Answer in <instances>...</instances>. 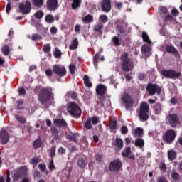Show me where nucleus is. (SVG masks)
<instances>
[{
	"label": "nucleus",
	"mask_w": 182,
	"mask_h": 182,
	"mask_svg": "<svg viewBox=\"0 0 182 182\" xmlns=\"http://www.w3.org/2000/svg\"><path fill=\"white\" fill-rule=\"evenodd\" d=\"M34 92L38 95V101L43 107V109H48L49 108L48 102L55 100L52 87H41V86H36Z\"/></svg>",
	"instance_id": "1"
},
{
	"label": "nucleus",
	"mask_w": 182,
	"mask_h": 182,
	"mask_svg": "<svg viewBox=\"0 0 182 182\" xmlns=\"http://www.w3.org/2000/svg\"><path fill=\"white\" fill-rule=\"evenodd\" d=\"M121 65L123 72H130L134 68V62L129 58L128 53H124L120 56Z\"/></svg>",
	"instance_id": "2"
},
{
	"label": "nucleus",
	"mask_w": 182,
	"mask_h": 182,
	"mask_svg": "<svg viewBox=\"0 0 182 182\" xmlns=\"http://www.w3.org/2000/svg\"><path fill=\"white\" fill-rule=\"evenodd\" d=\"M67 111L71 117L75 119H79L82 114V109L79 105L75 102H71L67 107Z\"/></svg>",
	"instance_id": "3"
},
{
	"label": "nucleus",
	"mask_w": 182,
	"mask_h": 182,
	"mask_svg": "<svg viewBox=\"0 0 182 182\" xmlns=\"http://www.w3.org/2000/svg\"><path fill=\"white\" fill-rule=\"evenodd\" d=\"M149 106L144 102L140 105V110L139 112V117L140 122H145L149 119Z\"/></svg>",
	"instance_id": "4"
},
{
	"label": "nucleus",
	"mask_w": 182,
	"mask_h": 182,
	"mask_svg": "<svg viewBox=\"0 0 182 182\" xmlns=\"http://www.w3.org/2000/svg\"><path fill=\"white\" fill-rule=\"evenodd\" d=\"M180 117L176 114H169L166 117V124L171 126V128H176L180 124Z\"/></svg>",
	"instance_id": "5"
},
{
	"label": "nucleus",
	"mask_w": 182,
	"mask_h": 182,
	"mask_svg": "<svg viewBox=\"0 0 182 182\" xmlns=\"http://www.w3.org/2000/svg\"><path fill=\"white\" fill-rule=\"evenodd\" d=\"M146 91L148 92L149 96H154V95L160 96L161 87L157 84L150 82L146 86Z\"/></svg>",
	"instance_id": "6"
},
{
	"label": "nucleus",
	"mask_w": 182,
	"mask_h": 182,
	"mask_svg": "<svg viewBox=\"0 0 182 182\" xmlns=\"http://www.w3.org/2000/svg\"><path fill=\"white\" fill-rule=\"evenodd\" d=\"M176 137V132L173 129L167 130L166 133L164 134L163 140L167 144H172Z\"/></svg>",
	"instance_id": "7"
},
{
	"label": "nucleus",
	"mask_w": 182,
	"mask_h": 182,
	"mask_svg": "<svg viewBox=\"0 0 182 182\" xmlns=\"http://www.w3.org/2000/svg\"><path fill=\"white\" fill-rule=\"evenodd\" d=\"M122 101L124 105L126 110H128L129 109H130L134 103V99L128 92L124 93L122 97Z\"/></svg>",
	"instance_id": "8"
},
{
	"label": "nucleus",
	"mask_w": 182,
	"mask_h": 182,
	"mask_svg": "<svg viewBox=\"0 0 182 182\" xmlns=\"http://www.w3.org/2000/svg\"><path fill=\"white\" fill-rule=\"evenodd\" d=\"M161 75L167 79H178L181 76V73L176 72L174 70H163Z\"/></svg>",
	"instance_id": "9"
},
{
	"label": "nucleus",
	"mask_w": 182,
	"mask_h": 182,
	"mask_svg": "<svg viewBox=\"0 0 182 182\" xmlns=\"http://www.w3.org/2000/svg\"><path fill=\"white\" fill-rule=\"evenodd\" d=\"M122 166V162L119 159H116L110 161L109 164V170L111 172L119 171Z\"/></svg>",
	"instance_id": "10"
},
{
	"label": "nucleus",
	"mask_w": 182,
	"mask_h": 182,
	"mask_svg": "<svg viewBox=\"0 0 182 182\" xmlns=\"http://www.w3.org/2000/svg\"><path fill=\"white\" fill-rule=\"evenodd\" d=\"M53 72L55 73V76H58L59 77H63L65 76L67 71L64 65H55L53 66Z\"/></svg>",
	"instance_id": "11"
},
{
	"label": "nucleus",
	"mask_w": 182,
	"mask_h": 182,
	"mask_svg": "<svg viewBox=\"0 0 182 182\" xmlns=\"http://www.w3.org/2000/svg\"><path fill=\"white\" fill-rule=\"evenodd\" d=\"M53 124L59 129H65L68 128V124L64 119L57 118L54 119Z\"/></svg>",
	"instance_id": "12"
},
{
	"label": "nucleus",
	"mask_w": 182,
	"mask_h": 182,
	"mask_svg": "<svg viewBox=\"0 0 182 182\" xmlns=\"http://www.w3.org/2000/svg\"><path fill=\"white\" fill-rule=\"evenodd\" d=\"M101 9L103 12H109L112 9L111 0H102L101 3Z\"/></svg>",
	"instance_id": "13"
},
{
	"label": "nucleus",
	"mask_w": 182,
	"mask_h": 182,
	"mask_svg": "<svg viewBox=\"0 0 182 182\" xmlns=\"http://www.w3.org/2000/svg\"><path fill=\"white\" fill-rule=\"evenodd\" d=\"M13 174V180H14V181H18L19 178H22L23 176V166H21L20 168L14 171Z\"/></svg>",
	"instance_id": "14"
},
{
	"label": "nucleus",
	"mask_w": 182,
	"mask_h": 182,
	"mask_svg": "<svg viewBox=\"0 0 182 182\" xmlns=\"http://www.w3.org/2000/svg\"><path fill=\"white\" fill-rule=\"evenodd\" d=\"M46 7L48 10L55 11L58 6V0H47Z\"/></svg>",
	"instance_id": "15"
},
{
	"label": "nucleus",
	"mask_w": 182,
	"mask_h": 182,
	"mask_svg": "<svg viewBox=\"0 0 182 182\" xmlns=\"http://www.w3.org/2000/svg\"><path fill=\"white\" fill-rule=\"evenodd\" d=\"M9 141V134L8 132L3 130L0 132V143L1 144H6Z\"/></svg>",
	"instance_id": "16"
},
{
	"label": "nucleus",
	"mask_w": 182,
	"mask_h": 182,
	"mask_svg": "<svg viewBox=\"0 0 182 182\" xmlns=\"http://www.w3.org/2000/svg\"><path fill=\"white\" fill-rule=\"evenodd\" d=\"M132 151L129 146L124 149V151H122V154L124 158H128L129 159L135 160L134 154H131Z\"/></svg>",
	"instance_id": "17"
},
{
	"label": "nucleus",
	"mask_w": 182,
	"mask_h": 182,
	"mask_svg": "<svg viewBox=\"0 0 182 182\" xmlns=\"http://www.w3.org/2000/svg\"><path fill=\"white\" fill-rule=\"evenodd\" d=\"M141 52L143 53V56H144L146 59L149 58V56H151V48L146 44L141 47Z\"/></svg>",
	"instance_id": "18"
},
{
	"label": "nucleus",
	"mask_w": 182,
	"mask_h": 182,
	"mask_svg": "<svg viewBox=\"0 0 182 182\" xmlns=\"http://www.w3.org/2000/svg\"><path fill=\"white\" fill-rule=\"evenodd\" d=\"M107 91V88L104 85L100 84L96 87V93H97L100 96H103L105 95Z\"/></svg>",
	"instance_id": "19"
},
{
	"label": "nucleus",
	"mask_w": 182,
	"mask_h": 182,
	"mask_svg": "<svg viewBox=\"0 0 182 182\" xmlns=\"http://www.w3.org/2000/svg\"><path fill=\"white\" fill-rule=\"evenodd\" d=\"M166 50L168 53H171L175 57H177L179 55L178 51L172 46H166Z\"/></svg>",
	"instance_id": "20"
},
{
	"label": "nucleus",
	"mask_w": 182,
	"mask_h": 182,
	"mask_svg": "<svg viewBox=\"0 0 182 182\" xmlns=\"http://www.w3.org/2000/svg\"><path fill=\"white\" fill-rule=\"evenodd\" d=\"M32 10V5L31 4V1H26L25 4L23 5V14H29Z\"/></svg>",
	"instance_id": "21"
},
{
	"label": "nucleus",
	"mask_w": 182,
	"mask_h": 182,
	"mask_svg": "<svg viewBox=\"0 0 182 182\" xmlns=\"http://www.w3.org/2000/svg\"><path fill=\"white\" fill-rule=\"evenodd\" d=\"M162 109L163 107L161 103H159V102L156 103L153 107L154 114L159 115L161 113Z\"/></svg>",
	"instance_id": "22"
},
{
	"label": "nucleus",
	"mask_w": 182,
	"mask_h": 182,
	"mask_svg": "<svg viewBox=\"0 0 182 182\" xmlns=\"http://www.w3.org/2000/svg\"><path fill=\"white\" fill-rule=\"evenodd\" d=\"M15 117L18 123L23 124V111H17Z\"/></svg>",
	"instance_id": "23"
},
{
	"label": "nucleus",
	"mask_w": 182,
	"mask_h": 182,
	"mask_svg": "<svg viewBox=\"0 0 182 182\" xmlns=\"http://www.w3.org/2000/svg\"><path fill=\"white\" fill-rule=\"evenodd\" d=\"M176 151L174 149H171L169 151H168V159L170 161L176 160Z\"/></svg>",
	"instance_id": "24"
},
{
	"label": "nucleus",
	"mask_w": 182,
	"mask_h": 182,
	"mask_svg": "<svg viewBox=\"0 0 182 182\" xmlns=\"http://www.w3.org/2000/svg\"><path fill=\"white\" fill-rule=\"evenodd\" d=\"M68 1H73L71 4V8L73 10H77L80 7L82 4V0H68Z\"/></svg>",
	"instance_id": "25"
},
{
	"label": "nucleus",
	"mask_w": 182,
	"mask_h": 182,
	"mask_svg": "<svg viewBox=\"0 0 182 182\" xmlns=\"http://www.w3.org/2000/svg\"><path fill=\"white\" fill-rule=\"evenodd\" d=\"M103 28H104V25L102 23H97V24L94 26L93 30L95 32H97L99 34L102 35Z\"/></svg>",
	"instance_id": "26"
},
{
	"label": "nucleus",
	"mask_w": 182,
	"mask_h": 182,
	"mask_svg": "<svg viewBox=\"0 0 182 182\" xmlns=\"http://www.w3.org/2000/svg\"><path fill=\"white\" fill-rule=\"evenodd\" d=\"M40 162L41 158L39 156H34L30 160V164L33 165V168H36Z\"/></svg>",
	"instance_id": "27"
},
{
	"label": "nucleus",
	"mask_w": 182,
	"mask_h": 182,
	"mask_svg": "<svg viewBox=\"0 0 182 182\" xmlns=\"http://www.w3.org/2000/svg\"><path fill=\"white\" fill-rule=\"evenodd\" d=\"M50 132L51 134L54 139V140H57L58 139V134H59V131L58 130V129L55 127H52L50 128Z\"/></svg>",
	"instance_id": "28"
},
{
	"label": "nucleus",
	"mask_w": 182,
	"mask_h": 182,
	"mask_svg": "<svg viewBox=\"0 0 182 182\" xmlns=\"http://www.w3.org/2000/svg\"><path fill=\"white\" fill-rule=\"evenodd\" d=\"M135 146L139 149H142L145 144L144 141L141 138H139L135 140Z\"/></svg>",
	"instance_id": "29"
},
{
	"label": "nucleus",
	"mask_w": 182,
	"mask_h": 182,
	"mask_svg": "<svg viewBox=\"0 0 182 182\" xmlns=\"http://www.w3.org/2000/svg\"><path fill=\"white\" fill-rule=\"evenodd\" d=\"M77 134L70 133L67 135V139L70 141H74L75 144H77Z\"/></svg>",
	"instance_id": "30"
},
{
	"label": "nucleus",
	"mask_w": 182,
	"mask_h": 182,
	"mask_svg": "<svg viewBox=\"0 0 182 182\" xmlns=\"http://www.w3.org/2000/svg\"><path fill=\"white\" fill-rule=\"evenodd\" d=\"M117 127V119H111L109 121V129L111 132L114 131Z\"/></svg>",
	"instance_id": "31"
},
{
	"label": "nucleus",
	"mask_w": 182,
	"mask_h": 182,
	"mask_svg": "<svg viewBox=\"0 0 182 182\" xmlns=\"http://www.w3.org/2000/svg\"><path fill=\"white\" fill-rule=\"evenodd\" d=\"M84 84L87 87H91L92 84L87 75H85L83 77Z\"/></svg>",
	"instance_id": "32"
},
{
	"label": "nucleus",
	"mask_w": 182,
	"mask_h": 182,
	"mask_svg": "<svg viewBox=\"0 0 182 182\" xmlns=\"http://www.w3.org/2000/svg\"><path fill=\"white\" fill-rule=\"evenodd\" d=\"M77 46H78V41H77V38H75L73 41L72 43L70 45L69 50H75V49H77Z\"/></svg>",
	"instance_id": "33"
},
{
	"label": "nucleus",
	"mask_w": 182,
	"mask_h": 182,
	"mask_svg": "<svg viewBox=\"0 0 182 182\" xmlns=\"http://www.w3.org/2000/svg\"><path fill=\"white\" fill-rule=\"evenodd\" d=\"M1 51H2L3 55H4V56H8V55H9V53H11V48L8 46H4L1 48Z\"/></svg>",
	"instance_id": "34"
},
{
	"label": "nucleus",
	"mask_w": 182,
	"mask_h": 182,
	"mask_svg": "<svg viewBox=\"0 0 182 182\" xmlns=\"http://www.w3.org/2000/svg\"><path fill=\"white\" fill-rule=\"evenodd\" d=\"M115 146L119 149H122V148L123 147V141L122 140V139L120 138H117L115 139V144H114Z\"/></svg>",
	"instance_id": "35"
},
{
	"label": "nucleus",
	"mask_w": 182,
	"mask_h": 182,
	"mask_svg": "<svg viewBox=\"0 0 182 182\" xmlns=\"http://www.w3.org/2000/svg\"><path fill=\"white\" fill-rule=\"evenodd\" d=\"M142 38L144 42H146V43H148V45H151V41L149 38L148 34L144 31L142 33Z\"/></svg>",
	"instance_id": "36"
},
{
	"label": "nucleus",
	"mask_w": 182,
	"mask_h": 182,
	"mask_svg": "<svg viewBox=\"0 0 182 182\" xmlns=\"http://www.w3.org/2000/svg\"><path fill=\"white\" fill-rule=\"evenodd\" d=\"M28 175V168L26 167V166H23V182H30L31 181V178L26 177V176Z\"/></svg>",
	"instance_id": "37"
},
{
	"label": "nucleus",
	"mask_w": 182,
	"mask_h": 182,
	"mask_svg": "<svg viewBox=\"0 0 182 182\" xmlns=\"http://www.w3.org/2000/svg\"><path fill=\"white\" fill-rule=\"evenodd\" d=\"M113 46H120V41L118 36H114L112 39Z\"/></svg>",
	"instance_id": "38"
},
{
	"label": "nucleus",
	"mask_w": 182,
	"mask_h": 182,
	"mask_svg": "<svg viewBox=\"0 0 182 182\" xmlns=\"http://www.w3.org/2000/svg\"><path fill=\"white\" fill-rule=\"evenodd\" d=\"M16 12L17 14H21V15H23V3H19L16 6Z\"/></svg>",
	"instance_id": "39"
},
{
	"label": "nucleus",
	"mask_w": 182,
	"mask_h": 182,
	"mask_svg": "<svg viewBox=\"0 0 182 182\" xmlns=\"http://www.w3.org/2000/svg\"><path fill=\"white\" fill-rule=\"evenodd\" d=\"M143 133H144L143 129H142V128H140V127H138V128H136V129H134V134L135 136H139V137H141V136H142Z\"/></svg>",
	"instance_id": "40"
},
{
	"label": "nucleus",
	"mask_w": 182,
	"mask_h": 182,
	"mask_svg": "<svg viewBox=\"0 0 182 182\" xmlns=\"http://www.w3.org/2000/svg\"><path fill=\"white\" fill-rule=\"evenodd\" d=\"M94 21L93 19V16L90 14H87L86 16H85L83 18H82V21L83 22H85V23H91Z\"/></svg>",
	"instance_id": "41"
},
{
	"label": "nucleus",
	"mask_w": 182,
	"mask_h": 182,
	"mask_svg": "<svg viewBox=\"0 0 182 182\" xmlns=\"http://www.w3.org/2000/svg\"><path fill=\"white\" fill-rule=\"evenodd\" d=\"M77 165L80 168H84L86 166L85 160L82 158H80L77 160Z\"/></svg>",
	"instance_id": "42"
},
{
	"label": "nucleus",
	"mask_w": 182,
	"mask_h": 182,
	"mask_svg": "<svg viewBox=\"0 0 182 182\" xmlns=\"http://www.w3.org/2000/svg\"><path fill=\"white\" fill-rule=\"evenodd\" d=\"M124 21L123 20H118L117 21V28L118 30V31L121 33V34H124V31L122 28V26H119V24L120 23H123Z\"/></svg>",
	"instance_id": "43"
},
{
	"label": "nucleus",
	"mask_w": 182,
	"mask_h": 182,
	"mask_svg": "<svg viewBox=\"0 0 182 182\" xmlns=\"http://www.w3.org/2000/svg\"><path fill=\"white\" fill-rule=\"evenodd\" d=\"M89 118L90 119L92 124L94 126L97 125L100 122L99 117L95 115L92 116V117H89Z\"/></svg>",
	"instance_id": "44"
},
{
	"label": "nucleus",
	"mask_w": 182,
	"mask_h": 182,
	"mask_svg": "<svg viewBox=\"0 0 182 182\" xmlns=\"http://www.w3.org/2000/svg\"><path fill=\"white\" fill-rule=\"evenodd\" d=\"M17 112H23V101H17Z\"/></svg>",
	"instance_id": "45"
},
{
	"label": "nucleus",
	"mask_w": 182,
	"mask_h": 182,
	"mask_svg": "<svg viewBox=\"0 0 182 182\" xmlns=\"http://www.w3.org/2000/svg\"><path fill=\"white\" fill-rule=\"evenodd\" d=\"M42 146V141L41 140V138H38L34 142H33V146L35 149H39Z\"/></svg>",
	"instance_id": "46"
},
{
	"label": "nucleus",
	"mask_w": 182,
	"mask_h": 182,
	"mask_svg": "<svg viewBox=\"0 0 182 182\" xmlns=\"http://www.w3.org/2000/svg\"><path fill=\"white\" fill-rule=\"evenodd\" d=\"M32 2L36 7L41 8L43 5V0H32Z\"/></svg>",
	"instance_id": "47"
},
{
	"label": "nucleus",
	"mask_w": 182,
	"mask_h": 182,
	"mask_svg": "<svg viewBox=\"0 0 182 182\" xmlns=\"http://www.w3.org/2000/svg\"><path fill=\"white\" fill-rule=\"evenodd\" d=\"M92 122L90 117L87 119L85 123L84 124V127L87 130H90L92 129Z\"/></svg>",
	"instance_id": "48"
},
{
	"label": "nucleus",
	"mask_w": 182,
	"mask_h": 182,
	"mask_svg": "<svg viewBox=\"0 0 182 182\" xmlns=\"http://www.w3.org/2000/svg\"><path fill=\"white\" fill-rule=\"evenodd\" d=\"M43 50L45 53H49L50 50H52V47H50V44H46L43 47Z\"/></svg>",
	"instance_id": "49"
},
{
	"label": "nucleus",
	"mask_w": 182,
	"mask_h": 182,
	"mask_svg": "<svg viewBox=\"0 0 182 182\" xmlns=\"http://www.w3.org/2000/svg\"><path fill=\"white\" fill-rule=\"evenodd\" d=\"M45 20L48 23H52L55 21L53 16L52 15H50V14L46 15V18H45Z\"/></svg>",
	"instance_id": "50"
},
{
	"label": "nucleus",
	"mask_w": 182,
	"mask_h": 182,
	"mask_svg": "<svg viewBox=\"0 0 182 182\" xmlns=\"http://www.w3.org/2000/svg\"><path fill=\"white\" fill-rule=\"evenodd\" d=\"M44 16H45V14H44L43 11H38L36 12L35 14H34V16H35L36 18H37V19H41V18H42Z\"/></svg>",
	"instance_id": "51"
},
{
	"label": "nucleus",
	"mask_w": 182,
	"mask_h": 182,
	"mask_svg": "<svg viewBox=\"0 0 182 182\" xmlns=\"http://www.w3.org/2000/svg\"><path fill=\"white\" fill-rule=\"evenodd\" d=\"M53 55L55 56V58H56V59H59L60 58H61L62 53L58 48H55L53 52Z\"/></svg>",
	"instance_id": "52"
},
{
	"label": "nucleus",
	"mask_w": 182,
	"mask_h": 182,
	"mask_svg": "<svg viewBox=\"0 0 182 182\" xmlns=\"http://www.w3.org/2000/svg\"><path fill=\"white\" fill-rule=\"evenodd\" d=\"M42 38V36L38 34V33H33L32 36H31V39L32 41H39Z\"/></svg>",
	"instance_id": "53"
},
{
	"label": "nucleus",
	"mask_w": 182,
	"mask_h": 182,
	"mask_svg": "<svg viewBox=\"0 0 182 182\" xmlns=\"http://www.w3.org/2000/svg\"><path fill=\"white\" fill-rule=\"evenodd\" d=\"M95 161L97 163H102L103 160H102V155L100 154H97L95 156Z\"/></svg>",
	"instance_id": "54"
},
{
	"label": "nucleus",
	"mask_w": 182,
	"mask_h": 182,
	"mask_svg": "<svg viewBox=\"0 0 182 182\" xmlns=\"http://www.w3.org/2000/svg\"><path fill=\"white\" fill-rule=\"evenodd\" d=\"M99 21H102V23H106L108 21V17L105 14L100 15L99 17Z\"/></svg>",
	"instance_id": "55"
},
{
	"label": "nucleus",
	"mask_w": 182,
	"mask_h": 182,
	"mask_svg": "<svg viewBox=\"0 0 182 182\" xmlns=\"http://www.w3.org/2000/svg\"><path fill=\"white\" fill-rule=\"evenodd\" d=\"M100 56V54L99 53H96V55L94 56L93 63H94L95 66H97Z\"/></svg>",
	"instance_id": "56"
},
{
	"label": "nucleus",
	"mask_w": 182,
	"mask_h": 182,
	"mask_svg": "<svg viewBox=\"0 0 182 182\" xmlns=\"http://www.w3.org/2000/svg\"><path fill=\"white\" fill-rule=\"evenodd\" d=\"M55 156V146H52L50 149V156L53 159Z\"/></svg>",
	"instance_id": "57"
},
{
	"label": "nucleus",
	"mask_w": 182,
	"mask_h": 182,
	"mask_svg": "<svg viewBox=\"0 0 182 182\" xmlns=\"http://www.w3.org/2000/svg\"><path fill=\"white\" fill-rule=\"evenodd\" d=\"M53 71L52 68H48L46 70V75L47 77H52Z\"/></svg>",
	"instance_id": "58"
},
{
	"label": "nucleus",
	"mask_w": 182,
	"mask_h": 182,
	"mask_svg": "<svg viewBox=\"0 0 182 182\" xmlns=\"http://www.w3.org/2000/svg\"><path fill=\"white\" fill-rule=\"evenodd\" d=\"M69 70L71 73V75H73L76 70V67L74 64H70L69 65Z\"/></svg>",
	"instance_id": "59"
},
{
	"label": "nucleus",
	"mask_w": 182,
	"mask_h": 182,
	"mask_svg": "<svg viewBox=\"0 0 182 182\" xmlns=\"http://www.w3.org/2000/svg\"><path fill=\"white\" fill-rule=\"evenodd\" d=\"M171 177H172V178H173V180L178 181V180L179 179V178H180V175H179V173H177V172H173V173H171Z\"/></svg>",
	"instance_id": "60"
},
{
	"label": "nucleus",
	"mask_w": 182,
	"mask_h": 182,
	"mask_svg": "<svg viewBox=\"0 0 182 182\" xmlns=\"http://www.w3.org/2000/svg\"><path fill=\"white\" fill-rule=\"evenodd\" d=\"M159 168L161 171H163L164 173H166L167 170V166L165 163H161L159 166Z\"/></svg>",
	"instance_id": "61"
},
{
	"label": "nucleus",
	"mask_w": 182,
	"mask_h": 182,
	"mask_svg": "<svg viewBox=\"0 0 182 182\" xmlns=\"http://www.w3.org/2000/svg\"><path fill=\"white\" fill-rule=\"evenodd\" d=\"M121 132H122V134H124V135L127 134V133H128L127 127L125 126V125L122 126V128H121Z\"/></svg>",
	"instance_id": "62"
},
{
	"label": "nucleus",
	"mask_w": 182,
	"mask_h": 182,
	"mask_svg": "<svg viewBox=\"0 0 182 182\" xmlns=\"http://www.w3.org/2000/svg\"><path fill=\"white\" fill-rule=\"evenodd\" d=\"M11 9H12V6H11V2L9 1L6 7V14H8V15H9V13L11 12Z\"/></svg>",
	"instance_id": "63"
},
{
	"label": "nucleus",
	"mask_w": 182,
	"mask_h": 182,
	"mask_svg": "<svg viewBox=\"0 0 182 182\" xmlns=\"http://www.w3.org/2000/svg\"><path fill=\"white\" fill-rule=\"evenodd\" d=\"M159 10L161 12H162L164 14H167L168 13V9L165 6H161L159 8Z\"/></svg>",
	"instance_id": "64"
}]
</instances>
